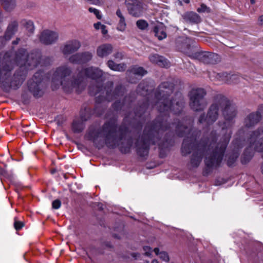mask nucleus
Masks as SVG:
<instances>
[{"mask_svg": "<svg viewBox=\"0 0 263 263\" xmlns=\"http://www.w3.org/2000/svg\"><path fill=\"white\" fill-rule=\"evenodd\" d=\"M2 21V12L0 10V23Z\"/></svg>", "mask_w": 263, "mask_h": 263, "instance_id": "nucleus-44", "label": "nucleus"}, {"mask_svg": "<svg viewBox=\"0 0 263 263\" xmlns=\"http://www.w3.org/2000/svg\"><path fill=\"white\" fill-rule=\"evenodd\" d=\"M205 95L206 92L203 88L192 89L189 95L190 107L196 111L203 110L207 105V102L204 99Z\"/></svg>", "mask_w": 263, "mask_h": 263, "instance_id": "nucleus-7", "label": "nucleus"}, {"mask_svg": "<svg viewBox=\"0 0 263 263\" xmlns=\"http://www.w3.org/2000/svg\"><path fill=\"white\" fill-rule=\"evenodd\" d=\"M262 134L263 128L260 127L250 133L247 141L240 138L235 139L233 142V154L229 157L228 165L229 166L233 165L239 156V151L242 147L243 144H245L247 146L241 159L242 164L248 163L253 156L255 152L261 153L263 157V137L258 139L259 137ZM261 170L263 174V163Z\"/></svg>", "mask_w": 263, "mask_h": 263, "instance_id": "nucleus-4", "label": "nucleus"}, {"mask_svg": "<svg viewBox=\"0 0 263 263\" xmlns=\"http://www.w3.org/2000/svg\"><path fill=\"white\" fill-rule=\"evenodd\" d=\"M113 47L110 44H103L99 46L96 50L97 55L100 58L106 57L112 53Z\"/></svg>", "mask_w": 263, "mask_h": 263, "instance_id": "nucleus-14", "label": "nucleus"}, {"mask_svg": "<svg viewBox=\"0 0 263 263\" xmlns=\"http://www.w3.org/2000/svg\"><path fill=\"white\" fill-rule=\"evenodd\" d=\"M79 54L81 57L82 63H85L89 61L92 58V53L89 51L79 53Z\"/></svg>", "mask_w": 263, "mask_h": 263, "instance_id": "nucleus-26", "label": "nucleus"}, {"mask_svg": "<svg viewBox=\"0 0 263 263\" xmlns=\"http://www.w3.org/2000/svg\"><path fill=\"white\" fill-rule=\"evenodd\" d=\"M100 29L101 30L102 33L103 34H106L107 33V30L106 29V26L104 25L101 26Z\"/></svg>", "mask_w": 263, "mask_h": 263, "instance_id": "nucleus-37", "label": "nucleus"}, {"mask_svg": "<svg viewBox=\"0 0 263 263\" xmlns=\"http://www.w3.org/2000/svg\"><path fill=\"white\" fill-rule=\"evenodd\" d=\"M179 2L180 3H184L185 4H189L190 3V0H179Z\"/></svg>", "mask_w": 263, "mask_h": 263, "instance_id": "nucleus-41", "label": "nucleus"}, {"mask_svg": "<svg viewBox=\"0 0 263 263\" xmlns=\"http://www.w3.org/2000/svg\"><path fill=\"white\" fill-rule=\"evenodd\" d=\"M88 10L90 13H94L98 19L101 18V15L100 14V11L98 9L90 7L88 9Z\"/></svg>", "mask_w": 263, "mask_h": 263, "instance_id": "nucleus-31", "label": "nucleus"}, {"mask_svg": "<svg viewBox=\"0 0 263 263\" xmlns=\"http://www.w3.org/2000/svg\"><path fill=\"white\" fill-rule=\"evenodd\" d=\"M189 57L198 60L206 64H215L220 61L217 54L209 52H197L195 48L191 45H187V48L182 50Z\"/></svg>", "mask_w": 263, "mask_h": 263, "instance_id": "nucleus-6", "label": "nucleus"}, {"mask_svg": "<svg viewBox=\"0 0 263 263\" xmlns=\"http://www.w3.org/2000/svg\"><path fill=\"white\" fill-rule=\"evenodd\" d=\"M125 118H126V119H127V118H128V116H126Z\"/></svg>", "mask_w": 263, "mask_h": 263, "instance_id": "nucleus-49", "label": "nucleus"}, {"mask_svg": "<svg viewBox=\"0 0 263 263\" xmlns=\"http://www.w3.org/2000/svg\"><path fill=\"white\" fill-rule=\"evenodd\" d=\"M197 11L199 13L209 12V8H208L205 5L202 4L199 8L197 9Z\"/></svg>", "mask_w": 263, "mask_h": 263, "instance_id": "nucleus-32", "label": "nucleus"}, {"mask_svg": "<svg viewBox=\"0 0 263 263\" xmlns=\"http://www.w3.org/2000/svg\"><path fill=\"white\" fill-rule=\"evenodd\" d=\"M108 85H109V87H112V83H111V82H110V83H109L108 84Z\"/></svg>", "mask_w": 263, "mask_h": 263, "instance_id": "nucleus-46", "label": "nucleus"}, {"mask_svg": "<svg viewBox=\"0 0 263 263\" xmlns=\"http://www.w3.org/2000/svg\"><path fill=\"white\" fill-rule=\"evenodd\" d=\"M28 87L35 97H40L43 95L45 85L42 71H38L34 74L28 82Z\"/></svg>", "mask_w": 263, "mask_h": 263, "instance_id": "nucleus-8", "label": "nucleus"}, {"mask_svg": "<svg viewBox=\"0 0 263 263\" xmlns=\"http://www.w3.org/2000/svg\"><path fill=\"white\" fill-rule=\"evenodd\" d=\"M154 252L155 254L158 255H159V257L163 261L168 262L170 260L169 256L167 253L165 252L162 251L159 252V249L158 248H156L154 249Z\"/></svg>", "mask_w": 263, "mask_h": 263, "instance_id": "nucleus-27", "label": "nucleus"}, {"mask_svg": "<svg viewBox=\"0 0 263 263\" xmlns=\"http://www.w3.org/2000/svg\"><path fill=\"white\" fill-rule=\"evenodd\" d=\"M151 263H159L158 260L156 259H154Z\"/></svg>", "mask_w": 263, "mask_h": 263, "instance_id": "nucleus-43", "label": "nucleus"}, {"mask_svg": "<svg viewBox=\"0 0 263 263\" xmlns=\"http://www.w3.org/2000/svg\"><path fill=\"white\" fill-rule=\"evenodd\" d=\"M258 22L259 24H263V15H260L258 18Z\"/></svg>", "mask_w": 263, "mask_h": 263, "instance_id": "nucleus-39", "label": "nucleus"}, {"mask_svg": "<svg viewBox=\"0 0 263 263\" xmlns=\"http://www.w3.org/2000/svg\"><path fill=\"white\" fill-rule=\"evenodd\" d=\"M173 88V83L168 82L161 83L155 93V100L151 101L148 99L146 103L140 105L139 110L135 112L137 119L142 117L146 108L149 106H155L160 112L159 116L153 122L147 124L143 135L138 140L136 143L138 154L140 157L147 156L151 144H158L161 147L159 135L170 128L174 130L178 136H186L183 141L181 152L184 156L192 153L190 161L192 167H197L203 155H205V163L208 167H218L231 137V128L234 123L232 121L237 114L235 106L232 105L230 101L223 95L215 96L206 115H201L198 122L205 126L213 124L217 120L220 111L226 121L220 125L221 128L218 135L216 131H212L208 137H204L199 142H197L196 137L193 133L191 135L192 121H189L190 125L188 126L181 124L179 121L173 123L171 126H168V111H172L175 114H179L184 104L183 97L180 93L175 95V100H167V97L172 93Z\"/></svg>", "mask_w": 263, "mask_h": 263, "instance_id": "nucleus-1", "label": "nucleus"}, {"mask_svg": "<svg viewBox=\"0 0 263 263\" xmlns=\"http://www.w3.org/2000/svg\"><path fill=\"white\" fill-rule=\"evenodd\" d=\"M69 61L73 64H81V60L79 53L71 55L69 58Z\"/></svg>", "mask_w": 263, "mask_h": 263, "instance_id": "nucleus-29", "label": "nucleus"}, {"mask_svg": "<svg viewBox=\"0 0 263 263\" xmlns=\"http://www.w3.org/2000/svg\"><path fill=\"white\" fill-rule=\"evenodd\" d=\"M155 36L159 40H163L166 37V33L165 29L162 26H156L154 28Z\"/></svg>", "mask_w": 263, "mask_h": 263, "instance_id": "nucleus-24", "label": "nucleus"}, {"mask_svg": "<svg viewBox=\"0 0 263 263\" xmlns=\"http://www.w3.org/2000/svg\"><path fill=\"white\" fill-rule=\"evenodd\" d=\"M4 9L8 12L12 11L16 7V0H0Z\"/></svg>", "mask_w": 263, "mask_h": 263, "instance_id": "nucleus-23", "label": "nucleus"}, {"mask_svg": "<svg viewBox=\"0 0 263 263\" xmlns=\"http://www.w3.org/2000/svg\"><path fill=\"white\" fill-rule=\"evenodd\" d=\"M262 110L263 105L260 106L256 112H252L246 117L243 122L244 127L238 131V135L240 136H242L245 134L246 129L253 127L259 121L261 117Z\"/></svg>", "mask_w": 263, "mask_h": 263, "instance_id": "nucleus-9", "label": "nucleus"}, {"mask_svg": "<svg viewBox=\"0 0 263 263\" xmlns=\"http://www.w3.org/2000/svg\"><path fill=\"white\" fill-rule=\"evenodd\" d=\"M149 61L157 65L162 67L170 66V63L164 57L157 54H152L149 57Z\"/></svg>", "mask_w": 263, "mask_h": 263, "instance_id": "nucleus-15", "label": "nucleus"}, {"mask_svg": "<svg viewBox=\"0 0 263 263\" xmlns=\"http://www.w3.org/2000/svg\"><path fill=\"white\" fill-rule=\"evenodd\" d=\"M127 72L130 77L135 76L142 77L147 73V71L142 67L135 65L131 67L127 71Z\"/></svg>", "mask_w": 263, "mask_h": 263, "instance_id": "nucleus-20", "label": "nucleus"}, {"mask_svg": "<svg viewBox=\"0 0 263 263\" xmlns=\"http://www.w3.org/2000/svg\"><path fill=\"white\" fill-rule=\"evenodd\" d=\"M116 14L119 18L117 29L119 31L123 32L126 28L125 18L120 9H117Z\"/></svg>", "mask_w": 263, "mask_h": 263, "instance_id": "nucleus-19", "label": "nucleus"}, {"mask_svg": "<svg viewBox=\"0 0 263 263\" xmlns=\"http://www.w3.org/2000/svg\"><path fill=\"white\" fill-rule=\"evenodd\" d=\"M128 100L129 98L126 97L124 98V101L122 103L120 102L116 101L113 104V108L116 110L124 108L128 105V103H127V101Z\"/></svg>", "mask_w": 263, "mask_h": 263, "instance_id": "nucleus-25", "label": "nucleus"}, {"mask_svg": "<svg viewBox=\"0 0 263 263\" xmlns=\"http://www.w3.org/2000/svg\"><path fill=\"white\" fill-rule=\"evenodd\" d=\"M115 59L120 61L123 59L124 54L121 52H118L114 54Z\"/></svg>", "mask_w": 263, "mask_h": 263, "instance_id": "nucleus-35", "label": "nucleus"}, {"mask_svg": "<svg viewBox=\"0 0 263 263\" xmlns=\"http://www.w3.org/2000/svg\"><path fill=\"white\" fill-rule=\"evenodd\" d=\"M87 118L81 115V119L79 120H75L72 123V130L75 133H80L84 128V121H86Z\"/></svg>", "mask_w": 263, "mask_h": 263, "instance_id": "nucleus-21", "label": "nucleus"}, {"mask_svg": "<svg viewBox=\"0 0 263 263\" xmlns=\"http://www.w3.org/2000/svg\"><path fill=\"white\" fill-rule=\"evenodd\" d=\"M128 13L133 16L139 17L142 14L141 3L138 0H128L126 1Z\"/></svg>", "mask_w": 263, "mask_h": 263, "instance_id": "nucleus-11", "label": "nucleus"}, {"mask_svg": "<svg viewBox=\"0 0 263 263\" xmlns=\"http://www.w3.org/2000/svg\"><path fill=\"white\" fill-rule=\"evenodd\" d=\"M12 67L6 64H0V84L6 82L10 76Z\"/></svg>", "mask_w": 263, "mask_h": 263, "instance_id": "nucleus-16", "label": "nucleus"}, {"mask_svg": "<svg viewBox=\"0 0 263 263\" xmlns=\"http://www.w3.org/2000/svg\"><path fill=\"white\" fill-rule=\"evenodd\" d=\"M117 129L116 120L114 119L104 124L102 129L90 130L88 133V137L98 148L103 146L105 138L108 147L114 148L120 146L121 152L126 153L129 151L132 145L130 139H126L128 133V128L123 126L118 132Z\"/></svg>", "mask_w": 263, "mask_h": 263, "instance_id": "nucleus-3", "label": "nucleus"}, {"mask_svg": "<svg viewBox=\"0 0 263 263\" xmlns=\"http://www.w3.org/2000/svg\"><path fill=\"white\" fill-rule=\"evenodd\" d=\"M182 17L186 22L191 23L198 24L201 21L200 16L192 11L185 13L182 15Z\"/></svg>", "mask_w": 263, "mask_h": 263, "instance_id": "nucleus-18", "label": "nucleus"}, {"mask_svg": "<svg viewBox=\"0 0 263 263\" xmlns=\"http://www.w3.org/2000/svg\"><path fill=\"white\" fill-rule=\"evenodd\" d=\"M129 81L131 82V83H135V81H133L132 80H130Z\"/></svg>", "mask_w": 263, "mask_h": 263, "instance_id": "nucleus-47", "label": "nucleus"}, {"mask_svg": "<svg viewBox=\"0 0 263 263\" xmlns=\"http://www.w3.org/2000/svg\"><path fill=\"white\" fill-rule=\"evenodd\" d=\"M24 27L28 32L30 33H32L34 30V24L32 21L30 20H24Z\"/></svg>", "mask_w": 263, "mask_h": 263, "instance_id": "nucleus-28", "label": "nucleus"}, {"mask_svg": "<svg viewBox=\"0 0 263 263\" xmlns=\"http://www.w3.org/2000/svg\"><path fill=\"white\" fill-rule=\"evenodd\" d=\"M136 24L137 27L141 30H144L148 27V24L146 21L142 20L137 21Z\"/></svg>", "mask_w": 263, "mask_h": 263, "instance_id": "nucleus-30", "label": "nucleus"}, {"mask_svg": "<svg viewBox=\"0 0 263 263\" xmlns=\"http://www.w3.org/2000/svg\"><path fill=\"white\" fill-rule=\"evenodd\" d=\"M58 37V32L47 29L41 32L40 40L42 43L45 45H51L57 42Z\"/></svg>", "mask_w": 263, "mask_h": 263, "instance_id": "nucleus-10", "label": "nucleus"}, {"mask_svg": "<svg viewBox=\"0 0 263 263\" xmlns=\"http://www.w3.org/2000/svg\"><path fill=\"white\" fill-rule=\"evenodd\" d=\"M14 228L16 230H19L24 226V224L21 221H15L14 224Z\"/></svg>", "mask_w": 263, "mask_h": 263, "instance_id": "nucleus-36", "label": "nucleus"}, {"mask_svg": "<svg viewBox=\"0 0 263 263\" xmlns=\"http://www.w3.org/2000/svg\"><path fill=\"white\" fill-rule=\"evenodd\" d=\"M215 77L218 81L228 84L237 83L240 79L237 74H230L227 73H217Z\"/></svg>", "mask_w": 263, "mask_h": 263, "instance_id": "nucleus-13", "label": "nucleus"}, {"mask_svg": "<svg viewBox=\"0 0 263 263\" xmlns=\"http://www.w3.org/2000/svg\"><path fill=\"white\" fill-rule=\"evenodd\" d=\"M61 205V202L59 199L54 200L52 203V206L54 209H58Z\"/></svg>", "mask_w": 263, "mask_h": 263, "instance_id": "nucleus-33", "label": "nucleus"}, {"mask_svg": "<svg viewBox=\"0 0 263 263\" xmlns=\"http://www.w3.org/2000/svg\"><path fill=\"white\" fill-rule=\"evenodd\" d=\"M80 47L81 43L79 41L72 40L66 43L61 49L64 55H68L78 50Z\"/></svg>", "mask_w": 263, "mask_h": 263, "instance_id": "nucleus-12", "label": "nucleus"}, {"mask_svg": "<svg viewBox=\"0 0 263 263\" xmlns=\"http://www.w3.org/2000/svg\"><path fill=\"white\" fill-rule=\"evenodd\" d=\"M15 61L21 67L31 70L39 65L41 66H47L52 62L50 57H41L39 52L35 51L28 54L24 49H20L16 54Z\"/></svg>", "mask_w": 263, "mask_h": 263, "instance_id": "nucleus-5", "label": "nucleus"}, {"mask_svg": "<svg viewBox=\"0 0 263 263\" xmlns=\"http://www.w3.org/2000/svg\"><path fill=\"white\" fill-rule=\"evenodd\" d=\"M141 84H140L139 86V88H140L141 87Z\"/></svg>", "mask_w": 263, "mask_h": 263, "instance_id": "nucleus-48", "label": "nucleus"}, {"mask_svg": "<svg viewBox=\"0 0 263 263\" xmlns=\"http://www.w3.org/2000/svg\"><path fill=\"white\" fill-rule=\"evenodd\" d=\"M103 25L101 24V23L100 22H98L97 23H95L94 24V27L95 28V29L98 30V29H100V28L101 27V26H102Z\"/></svg>", "mask_w": 263, "mask_h": 263, "instance_id": "nucleus-38", "label": "nucleus"}, {"mask_svg": "<svg viewBox=\"0 0 263 263\" xmlns=\"http://www.w3.org/2000/svg\"><path fill=\"white\" fill-rule=\"evenodd\" d=\"M132 256L134 258L137 259L140 256V254L138 253H133L132 254Z\"/></svg>", "mask_w": 263, "mask_h": 263, "instance_id": "nucleus-40", "label": "nucleus"}, {"mask_svg": "<svg viewBox=\"0 0 263 263\" xmlns=\"http://www.w3.org/2000/svg\"><path fill=\"white\" fill-rule=\"evenodd\" d=\"M107 65L110 69L117 71H124L126 68L125 64H117L111 60L107 61Z\"/></svg>", "mask_w": 263, "mask_h": 263, "instance_id": "nucleus-22", "label": "nucleus"}, {"mask_svg": "<svg viewBox=\"0 0 263 263\" xmlns=\"http://www.w3.org/2000/svg\"><path fill=\"white\" fill-rule=\"evenodd\" d=\"M18 28V23L13 21L9 24L6 31L4 37L6 40H9L16 32Z\"/></svg>", "mask_w": 263, "mask_h": 263, "instance_id": "nucleus-17", "label": "nucleus"}, {"mask_svg": "<svg viewBox=\"0 0 263 263\" xmlns=\"http://www.w3.org/2000/svg\"><path fill=\"white\" fill-rule=\"evenodd\" d=\"M71 73V69L66 65L58 67L53 71L51 78H49L51 80L52 89H57L60 85H61L66 92L75 90L79 93L86 86V78H90L97 81L96 86H91L89 87L90 95L97 96L100 93L97 97V104L101 103L103 99L110 101L114 99L122 97L124 95V88L121 86L117 87L112 93L109 87H103L102 84L103 71L98 68L89 67L82 69L77 77L73 76L69 79L68 77Z\"/></svg>", "mask_w": 263, "mask_h": 263, "instance_id": "nucleus-2", "label": "nucleus"}, {"mask_svg": "<svg viewBox=\"0 0 263 263\" xmlns=\"http://www.w3.org/2000/svg\"><path fill=\"white\" fill-rule=\"evenodd\" d=\"M143 250L144 251V254L146 256H150L152 253V249L150 247L144 246L143 247Z\"/></svg>", "mask_w": 263, "mask_h": 263, "instance_id": "nucleus-34", "label": "nucleus"}, {"mask_svg": "<svg viewBox=\"0 0 263 263\" xmlns=\"http://www.w3.org/2000/svg\"><path fill=\"white\" fill-rule=\"evenodd\" d=\"M250 2L252 4H254L255 3V0H250Z\"/></svg>", "mask_w": 263, "mask_h": 263, "instance_id": "nucleus-45", "label": "nucleus"}, {"mask_svg": "<svg viewBox=\"0 0 263 263\" xmlns=\"http://www.w3.org/2000/svg\"><path fill=\"white\" fill-rule=\"evenodd\" d=\"M19 41H20V39H17L15 41H14L13 42V44H17L18 43Z\"/></svg>", "mask_w": 263, "mask_h": 263, "instance_id": "nucleus-42", "label": "nucleus"}]
</instances>
